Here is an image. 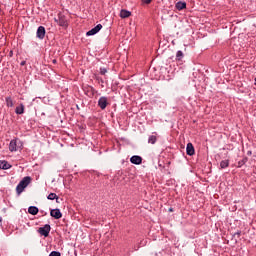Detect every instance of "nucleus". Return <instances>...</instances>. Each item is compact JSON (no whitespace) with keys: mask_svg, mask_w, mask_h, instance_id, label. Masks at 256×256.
<instances>
[{"mask_svg":"<svg viewBox=\"0 0 256 256\" xmlns=\"http://www.w3.org/2000/svg\"><path fill=\"white\" fill-rule=\"evenodd\" d=\"M31 183V176H25L17 185L16 193L20 195L25 191L26 187Z\"/></svg>","mask_w":256,"mask_h":256,"instance_id":"obj_1","label":"nucleus"},{"mask_svg":"<svg viewBox=\"0 0 256 256\" xmlns=\"http://www.w3.org/2000/svg\"><path fill=\"white\" fill-rule=\"evenodd\" d=\"M19 149H23V142L19 140V138L11 140L9 143V151L15 153L19 151Z\"/></svg>","mask_w":256,"mask_h":256,"instance_id":"obj_2","label":"nucleus"},{"mask_svg":"<svg viewBox=\"0 0 256 256\" xmlns=\"http://www.w3.org/2000/svg\"><path fill=\"white\" fill-rule=\"evenodd\" d=\"M54 21L60 26V27H69V23L67 22V17L63 13H58V18H55Z\"/></svg>","mask_w":256,"mask_h":256,"instance_id":"obj_3","label":"nucleus"},{"mask_svg":"<svg viewBox=\"0 0 256 256\" xmlns=\"http://www.w3.org/2000/svg\"><path fill=\"white\" fill-rule=\"evenodd\" d=\"M108 105H109V99L107 98V96H101L98 100V107L101 108L102 111H105Z\"/></svg>","mask_w":256,"mask_h":256,"instance_id":"obj_4","label":"nucleus"},{"mask_svg":"<svg viewBox=\"0 0 256 256\" xmlns=\"http://www.w3.org/2000/svg\"><path fill=\"white\" fill-rule=\"evenodd\" d=\"M38 233H40L42 237H49V233H51V225L46 224L43 227H40Z\"/></svg>","mask_w":256,"mask_h":256,"instance_id":"obj_5","label":"nucleus"},{"mask_svg":"<svg viewBox=\"0 0 256 256\" xmlns=\"http://www.w3.org/2000/svg\"><path fill=\"white\" fill-rule=\"evenodd\" d=\"M101 29H103V25H101V24L96 25L94 28H92L91 30L86 32V37H91L93 35H97V33H99V31Z\"/></svg>","mask_w":256,"mask_h":256,"instance_id":"obj_6","label":"nucleus"},{"mask_svg":"<svg viewBox=\"0 0 256 256\" xmlns=\"http://www.w3.org/2000/svg\"><path fill=\"white\" fill-rule=\"evenodd\" d=\"M50 215L54 219H61V217H63V213H61V210L59 208L51 209L50 210Z\"/></svg>","mask_w":256,"mask_h":256,"instance_id":"obj_7","label":"nucleus"},{"mask_svg":"<svg viewBox=\"0 0 256 256\" xmlns=\"http://www.w3.org/2000/svg\"><path fill=\"white\" fill-rule=\"evenodd\" d=\"M130 163H132V165H141L143 158L139 155H134L130 158Z\"/></svg>","mask_w":256,"mask_h":256,"instance_id":"obj_8","label":"nucleus"},{"mask_svg":"<svg viewBox=\"0 0 256 256\" xmlns=\"http://www.w3.org/2000/svg\"><path fill=\"white\" fill-rule=\"evenodd\" d=\"M45 33H46L45 27L44 26H39L38 29H37V32H36V37L38 39L43 40V39H45Z\"/></svg>","mask_w":256,"mask_h":256,"instance_id":"obj_9","label":"nucleus"},{"mask_svg":"<svg viewBox=\"0 0 256 256\" xmlns=\"http://www.w3.org/2000/svg\"><path fill=\"white\" fill-rule=\"evenodd\" d=\"M186 155H189V157H192V155H195V147L191 142H189L186 146Z\"/></svg>","mask_w":256,"mask_h":256,"instance_id":"obj_10","label":"nucleus"},{"mask_svg":"<svg viewBox=\"0 0 256 256\" xmlns=\"http://www.w3.org/2000/svg\"><path fill=\"white\" fill-rule=\"evenodd\" d=\"M15 113H16V115H23V113H25V105H23V103H21L19 106H17L15 108Z\"/></svg>","mask_w":256,"mask_h":256,"instance_id":"obj_11","label":"nucleus"},{"mask_svg":"<svg viewBox=\"0 0 256 256\" xmlns=\"http://www.w3.org/2000/svg\"><path fill=\"white\" fill-rule=\"evenodd\" d=\"M0 169H3L4 171L7 169H11V164L5 160H0Z\"/></svg>","mask_w":256,"mask_h":256,"instance_id":"obj_12","label":"nucleus"},{"mask_svg":"<svg viewBox=\"0 0 256 256\" xmlns=\"http://www.w3.org/2000/svg\"><path fill=\"white\" fill-rule=\"evenodd\" d=\"M187 8V3L183 2V1H179L176 3V9L178 11H183V9Z\"/></svg>","mask_w":256,"mask_h":256,"instance_id":"obj_13","label":"nucleus"},{"mask_svg":"<svg viewBox=\"0 0 256 256\" xmlns=\"http://www.w3.org/2000/svg\"><path fill=\"white\" fill-rule=\"evenodd\" d=\"M28 213L30 215H37V213H39V208L37 206H30L28 208Z\"/></svg>","mask_w":256,"mask_h":256,"instance_id":"obj_14","label":"nucleus"},{"mask_svg":"<svg viewBox=\"0 0 256 256\" xmlns=\"http://www.w3.org/2000/svg\"><path fill=\"white\" fill-rule=\"evenodd\" d=\"M120 17L121 19H127V17H131V13L127 10H121Z\"/></svg>","mask_w":256,"mask_h":256,"instance_id":"obj_15","label":"nucleus"},{"mask_svg":"<svg viewBox=\"0 0 256 256\" xmlns=\"http://www.w3.org/2000/svg\"><path fill=\"white\" fill-rule=\"evenodd\" d=\"M6 107H13L15 104L13 103V98L11 96H7L5 98Z\"/></svg>","mask_w":256,"mask_h":256,"instance_id":"obj_16","label":"nucleus"},{"mask_svg":"<svg viewBox=\"0 0 256 256\" xmlns=\"http://www.w3.org/2000/svg\"><path fill=\"white\" fill-rule=\"evenodd\" d=\"M148 143L150 145H155L157 143V136L156 135H150L148 137Z\"/></svg>","mask_w":256,"mask_h":256,"instance_id":"obj_17","label":"nucleus"},{"mask_svg":"<svg viewBox=\"0 0 256 256\" xmlns=\"http://www.w3.org/2000/svg\"><path fill=\"white\" fill-rule=\"evenodd\" d=\"M183 57H185V55L183 54V51L178 50L176 52V61H183Z\"/></svg>","mask_w":256,"mask_h":256,"instance_id":"obj_18","label":"nucleus"},{"mask_svg":"<svg viewBox=\"0 0 256 256\" xmlns=\"http://www.w3.org/2000/svg\"><path fill=\"white\" fill-rule=\"evenodd\" d=\"M47 199H49L50 201H59V196H57L56 193H50L48 196H47Z\"/></svg>","mask_w":256,"mask_h":256,"instance_id":"obj_19","label":"nucleus"},{"mask_svg":"<svg viewBox=\"0 0 256 256\" xmlns=\"http://www.w3.org/2000/svg\"><path fill=\"white\" fill-rule=\"evenodd\" d=\"M96 92L97 91L95 90V88L89 87L85 93L88 95V97H93V95H95Z\"/></svg>","mask_w":256,"mask_h":256,"instance_id":"obj_20","label":"nucleus"},{"mask_svg":"<svg viewBox=\"0 0 256 256\" xmlns=\"http://www.w3.org/2000/svg\"><path fill=\"white\" fill-rule=\"evenodd\" d=\"M229 167V160H222L220 162V169H227Z\"/></svg>","mask_w":256,"mask_h":256,"instance_id":"obj_21","label":"nucleus"},{"mask_svg":"<svg viewBox=\"0 0 256 256\" xmlns=\"http://www.w3.org/2000/svg\"><path fill=\"white\" fill-rule=\"evenodd\" d=\"M49 256H61V252L59 251H52Z\"/></svg>","mask_w":256,"mask_h":256,"instance_id":"obj_22","label":"nucleus"},{"mask_svg":"<svg viewBox=\"0 0 256 256\" xmlns=\"http://www.w3.org/2000/svg\"><path fill=\"white\" fill-rule=\"evenodd\" d=\"M107 73V68H100V75H105Z\"/></svg>","mask_w":256,"mask_h":256,"instance_id":"obj_23","label":"nucleus"},{"mask_svg":"<svg viewBox=\"0 0 256 256\" xmlns=\"http://www.w3.org/2000/svg\"><path fill=\"white\" fill-rule=\"evenodd\" d=\"M233 237H234V238L237 237V238L239 239V237H241V230H238L236 233H234V234H233Z\"/></svg>","mask_w":256,"mask_h":256,"instance_id":"obj_24","label":"nucleus"},{"mask_svg":"<svg viewBox=\"0 0 256 256\" xmlns=\"http://www.w3.org/2000/svg\"><path fill=\"white\" fill-rule=\"evenodd\" d=\"M151 1H153V0H142V3L144 5H149L151 3Z\"/></svg>","mask_w":256,"mask_h":256,"instance_id":"obj_25","label":"nucleus"},{"mask_svg":"<svg viewBox=\"0 0 256 256\" xmlns=\"http://www.w3.org/2000/svg\"><path fill=\"white\" fill-rule=\"evenodd\" d=\"M247 161H249V158H246L245 160H242L241 162H239V165H243L247 163Z\"/></svg>","mask_w":256,"mask_h":256,"instance_id":"obj_26","label":"nucleus"},{"mask_svg":"<svg viewBox=\"0 0 256 256\" xmlns=\"http://www.w3.org/2000/svg\"><path fill=\"white\" fill-rule=\"evenodd\" d=\"M25 64H26L25 61H22V62L20 63L21 67H23Z\"/></svg>","mask_w":256,"mask_h":256,"instance_id":"obj_27","label":"nucleus"},{"mask_svg":"<svg viewBox=\"0 0 256 256\" xmlns=\"http://www.w3.org/2000/svg\"><path fill=\"white\" fill-rule=\"evenodd\" d=\"M96 79H97V81H101V83H103V79H101L99 77H97Z\"/></svg>","mask_w":256,"mask_h":256,"instance_id":"obj_28","label":"nucleus"},{"mask_svg":"<svg viewBox=\"0 0 256 256\" xmlns=\"http://www.w3.org/2000/svg\"><path fill=\"white\" fill-rule=\"evenodd\" d=\"M52 63L55 65V64H57V60H52Z\"/></svg>","mask_w":256,"mask_h":256,"instance_id":"obj_29","label":"nucleus"},{"mask_svg":"<svg viewBox=\"0 0 256 256\" xmlns=\"http://www.w3.org/2000/svg\"><path fill=\"white\" fill-rule=\"evenodd\" d=\"M41 213H43V215H47V212H44L43 210H41Z\"/></svg>","mask_w":256,"mask_h":256,"instance_id":"obj_30","label":"nucleus"},{"mask_svg":"<svg viewBox=\"0 0 256 256\" xmlns=\"http://www.w3.org/2000/svg\"><path fill=\"white\" fill-rule=\"evenodd\" d=\"M1 223H3V218L2 217H0V225H1Z\"/></svg>","mask_w":256,"mask_h":256,"instance_id":"obj_31","label":"nucleus"},{"mask_svg":"<svg viewBox=\"0 0 256 256\" xmlns=\"http://www.w3.org/2000/svg\"><path fill=\"white\" fill-rule=\"evenodd\" d=\"M247 155H252V152H251V151H248V152H247Z\"/></svg>","mask_w":256,"mask_h":256,"instance_id":"obj_32","label":"nucleus"},{"mask_svg":"<svg viewBox=\"0 0 256 256\" xmlns=\"http://www.w3.org/2000/svg\"><path fill=\"white\" fill-rule=\"evenodd\" d=\"M254 85H256V78L254 79Z\"/></svg>","mask_w":256,"mask_h":256,"instance_id":"obj_33","label":"nucleus"},{"mask_svg":"<svg viewBox=\"0 0 256 256\" xmlns=\"http://www.w3.org/2000/svg\"><path fill=\"white\" fill-rule=\"evenodd\" d=\"M169 211H173V208H170Z\"/></svg>","mask_w":256,"mask_h":256,"instance_id":"obj_34","label":"nucleus"},{"mask_svg":"<svg viewBox=\"0 0 256 256\" xmlns=\"http://www.w3.org/2000/svg\"><path fill=\"white\" fill-rule=\"evenodd\" d=\"M56 203H59V199H58V200H56Z\"/></svg>","mask_w":256,"mask_h":256,"instance_id":"obj_35","label":"nucleus"}]
</instances>
